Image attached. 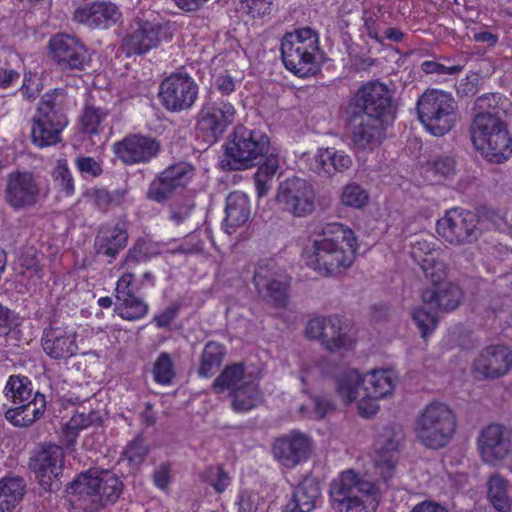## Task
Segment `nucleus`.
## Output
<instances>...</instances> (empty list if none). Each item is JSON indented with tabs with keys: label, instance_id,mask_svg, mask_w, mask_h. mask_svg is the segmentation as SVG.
Here are the masks:
<instances>
[{
	"label": "nucleus",
	"instance_id": "nucleus-20",
	"mask_svg": "<svg viewBox=\"0 0 512 512\" xmlns=\"http://www.w3.org/2000/svg\"><path fill=\"white\" fill-rule=\"evenodd\" d=\"M49 49L53 61L63 71L84 70L91 61L84 44L70 35H55L49 41Z\"/></svg>",
	"mask_w": 512,
	"mask_h": 512
},
{
	"label": "nucleus",
	"instance_id": "nucleus-52",
	"mask_svg": "<svg viewBox=\"0 0 512 512\" xmlns=\"http://www.w3.org/2000/svg\"><path fill=\"white\" fill-rule=\"evenodd\" d=\"M380 459L379 461L384 463L389 469L394 467V452L397 451L399 440L395 439V435L392 431L388 430L385 434L380 436L378 441Z\"/></svg>",
	"mask_w": 512,
	"mask_h": 512
},
{
	"label": "nucleus",
	"instance_id": "nucleus-13",
	"mask_svg": "<svg viewBox=\"0 0 512 512\" xmlns=\"http://www.w3.org/2000/svg\"><path fill=\"white\" fill-rule=\"evenodd\" d=\"M478 224L479 218L476 213L462 208H452L437 221V232L450 244L467 245L477 241L481 235L482 231Z\"/></svg>",
	"mask_w": 512,
	"mask_h": 512
},
{
	"label": "nucleus",
	"instance_id": "nucleus-53",
	"mask_svg": "<svg viewBox=\"0 0 512 512\" xmlns=\"http://www.w3.org/2000/svg\"><path fill=\"white\" fill-rule=\"evenodd\" d=\"M154 380L160 384H169L174 377L173 362L170 355L162 352L157 358L154 369Z\"/></svg>",
	"mask_w": 512,
	"mask_h": 512
},
{
	"label": "nucleus",
	"instance_id": "nucleus-56",
	"mask_svg": "<svg viewBox=\"0 0 512 512\" xmlns=\"http://www.w3.org/2000/svg\"><path fill=\"white\" fill-rule=\"evenodd\" d=\"M412 318L422 337H426L434 331L437 326V318L424 308L415 309L412 313Z\"/></svg>",
	"mask_w": 512,
	"mask_h": 512
},
{
	"label": "nucleus",
	"instance_id": "nucleus-30",
	"mask_svg": "<svg viewBox=\"0 0 512 512\" xmlns=\"http://www.w3.org/2000/svg\"><path fill=\"white\" fill-rule=\"evenodd\" d=\"M161 28L149 21L139 23L138 27L124 39L127 53L142 54L156 47L160 42Z\"/></svg>",
	"mask_w": 512,
	"mask_h": 512
},
{
	"label": "nucleus",
	"instance_id": "nucleus-5",
	"mask_svg": "<svg viewBox=\"0 0 512 512\" xmlns=\"http://www.w3.org/2000/svg\"><path fill=\"white\" fill-rule=\"evenodd\" d=\"M455 429L456 416L450 407L442 402H432L418 416L415 433L425 447L439 449L450 442Z\"/></svg>",
	"mask_w": 512,
	"mask_h": 512
},
{
	"label": "nucleus",
	"instance_id": "nucleus-27",
	"mask_svg": "<svg viewBox=\"0 0 512 512\" xmlns=\"http://www.w3.org/2000/svg\"><path fill=\"white\" fill-rule=\"evenodd\" d=\"M306 48L311 51L320 50L319 37L316 31L305 27L286 33L281 41L283 63L288 61V59H296L304 53Z\"/></svg>",
	"mask_w": 512,
	"mask_h": 512
},
{
	"label": "nucleus",
	"instance_id": "nucleus-46",
	"mask_svg": "<svg viewBox=\"0 0 512 512\" xmlns=\"http://www.w3.org/2000/svg\"><path fill=\"white\" fill-rule=\"evenodd\" d=\"M60 133L61 130L56 129V127L34 119L31 137L33 143L37 146L45 147L60 142Z\"/></svg>",
	"mask_w": 512,
	"mask_h": 512
},
{
	"label": "nucleus",
	"instance_id": "nucleus-44",
	"mask_svg": "<svg viewBox=\"0 0 512 512\" xmlns=\"http://www.w3.org/2000/svg\"><path fill=\"white\" fill-rule=\"evenodd\" d=\"M4 391L6 398L15 405L26 402L34 396L31 380L21 375L10 376Z\"/></svg>",
	"mask_w": 512,
	"mask_h": 512
},
{
	"label": "nucleus",
	"instance_id": "nucleus-10",
	"mask_svg": "<svg viewBox=\"0 0 512 512\" xmlns=\"http://www.w3.org/2000/svg\"><path fill=\"white\" fill-rule=\"evenodd\" d=\"M314 186L306 179L293 176L281 181L274 198L278 209L294 218H305L316 208Z\"/></svg>",
	"mask_w": 512,
	"mask_h": 512
},
{
	"label": "nucleus",
	"instance_id": "nucleus-7",
	"mask_svg": "<svg viewBox=\"0 0 512 512\" xmlns=\"http://www.w3.org/2000/svg\"><path fill=\"white\" fill-rule=\"evenodd\" d=\"M416 109L419 120L434 136L447 134L455 124L457 104L450 93L428 89L419 97Z\"/></svg>",
	"mask_w": 512,
	"mask_h": 512
},
{
	"label": "nucleus",
	"instance_id": "nucleus-39",
	"mask_svg": "<svg viewBox=\"0 0 512 512\" xmlns=\"http://www.w3.org/2000/svg\"><path fill=\"white\" fill-rule=\"evenodd\" d=\"M225 355L224 345L215 341L207 342L200 356L198 375L200 377H211L222 365Z\"/></svg>",
	"mask_w": 512,
	"mask_h": 512
},
{
	"label": "nucleus",
	"instance_id": "nucleus-12",
	"mask_svg": "<svg viewBox=\"0 0 512 512\" xmlns=\"http://www.w3.org/2000/svg\"><path fill=\"white\" fill-rule=\"evenodd\" d=\"M394 111L393 93L379 81L362 85L346 108V113L357 112L383 119Z\"/></svg>",
	"mask_w": 512,
	"mask_h": 512
},
{
	"label": "nucleus",
	"instance_id": "nucleus-45",
	"mask_svg": "<svg viewBox=\"0 0 512 512\" xmlns=\"http://www.w3.org/2000/svg\"><path fill=\"white\" fill-rule=\"evenodd\" d=\"M149 306L141 298L133 296L117 300L114 311L122 319L136 321L143 318L148 312Z\"/></svg>",
	"mask_w": 512,
	"mask_h": 512
},
{
	"label": "nucleus",
	"instance_id": "nucleus-14",
	"mask_svg": "<svg viewBox=\"0 0 512 512\" xmlns=\"http://www.w3.org/2000/svg\"><path fill=\"white\" fill-rule=\"evenodd\" d=\"M198 94V84L185 72L172 73L161 82L159 87L161 103L170 112L190 109L196 102Z\"/></svg>",
	"mask_w": 512,
	"mask_h": 512
},
{
	"label": "nucleus",
	"instance_id": "nucleus-19",
	"mask_svg": "<svg viewBox=\"0 0 512 512\" xmlns=\"http://www.w3.org/2000/svg\"><path fill=\"white\" fill-rule=\"evenodd\" d=\"M477 443L483 462L496 466L512 452V430L501 424H490L482 429Z\"/></svg>",
	"mask_w": 512,
	"mask_h": 512
},
{
	"label": "nucleus",
	"instance_id": "nucleus-15",
	"mask_svg": "<svg viewBox=\"0 0 512 512\" xmlns=\"http://www.w3.org/2000/svg\"><path fill=\"white\" fill-rule=\"evenodd\" d=\"M258 294L277 308L288 304V282L273 260L259 262L253 277Z\"/></svg>",
	"mask_w": 512,
	"mask_h": 512
},
{
	"label": "nucleus",
	"instance_id": "nucleus-40",
	"mask_svg": "<svg viewBox=\"0 0 512 512\" xmlns=\"http://www.w3.org/2000/svg\"><path fill=\"white\" fill-rule=\"evenodd\" d=\"M304 50V53L296 59H288L284 63L289 71L302 78L316 75L320 71V61L322 58L320 50L311 51L307 48Z\"/></svg>",
	"mask_w": 512,
	"mask_h": 512
},
{
	"label": "nucleus",
	"instance_id": "nucleus-31",
	"mask_svg": "<svg viewBox=\"0 0 512 512\" xmlns=\"http://www.w3.org/2000/svg\"><path fill=\"white\" fill-rule=\"evenodd\" d=\"M128 241V233L125 225L117 223L114 227L102 226L96 237L97 253L115 259L123 250Z\"/></svg>",
	"mask_w": 512,
	"mask_h": 512
},
{
	"label": "nucleus",
	"instance_id": "nucleus-34",
	"mask_svg": "<svg viewBox=\"0 0 512 512\" xmlns=\"http://www.w3.org/2000/svg\"><path fill=\"white\" fill-rule=\"evenodd\" d=\"M59 96L60 94L56 91L44 94L38 105V116L35 119L44 121V124L47 123L62 131L68 120L64 113L63 103L58 99Z\"/></svg>",
	"mask_w": 512,
	"mask_h": 512
},
{
	"label": "nucleus",
	"instance_id": "nucleus-24",
	"mask_svg": "<svg viewBox=\"0 0 512 512\" xmlns=\"http://www.w3.org/2000/svg\"><path fill=\"white\" fill-rule=\"evenodd\" d=\"M274 457L284 466L294 467L305 461L311 451V439L304 433L291 431L278 437L272 447Z\"/></svg>",
	"mask_w": 512,
	"mask_h": 512
},
{
	"label": "nucleus",
	"instance_id": "nucleus-48",
	"mask_svg": "<svg viewBox=\"0 0 512 512\" xmlns=\"http://www.w3.org/2000/svg\"><path fill=\"white\" fill-rule=\"evenodd\" d=\"M101 422V417L97 411H90L89 413H78L71 417L66 424V437L70 442L74 441L78 432L93 424Z\"/></svg>",
	"mask_w": 512,
	"mask_h": 512
},
{
	"label": "nucleus",
	"instance_id": "nucleus-18",
	"mask_svg": "<svg viewBox=\"0 0 512 512\" xmlns=\"http://www.w3.org/2000/svg\"><path fill=\"white\" fill-rule=\"evenodd\" d=\"M160 150L161 144L155 137L139 133L127 135L112 146L116 158L125 165L149 163Z\"/></svg>",
	"mask_w": 512,
	"mask_h": 512
},
{
	"label": "nucleus",
	"instance_id": "nucleus-50",
	"mask_svg": "<svg viewBox=\"0 0 512 512\" xmlns=\"http://www.w3.org/2000/svg\"><path fill=\"white\" fill-rule=\"evenodd\" d=\"M108 116V111L93 105H86L80 118L82 130L88 134L98 133V127Z\"/></svg>",
	"mask_w": 512,
	"mask_h": 512
},
{
	"label": "nucleus",
	"instance_id": "nucleus-4",
	"mask_svg": "<svg viewBox=\"0 0 512 512\" xmlns=\"http://www.w3.org/2000/svg\"><path fill=\"white\" fill-rule=\"evenodd\" d=\"M66 487L70 494L86 495L90 498V504L84 508V512H101L117 503L125 485L112 471L91 468L79 473Z\"/></svg>",
	"mask_w": 512,
	"mask_h": 512
},
{
	"label": "nucleus",
	"instance_id": "nucleus-35",
	"mask_svg": "<svg viewBox=\"0 0 512 512\" xmlns=\"http://www.w3.org/2000/svg\"><path fill=\"white\" fill-rule=\"evenodd\" d=\"M366 380L355 369L343 371L336 377V390L345 403L362 398Z\"/></svg>",
	"mask_w": 512,
	"mask_h": 512
},
{
	"label": "nucleus",
	"instance_id": "nucleus-33",
	"mask_svg": "<svg viewBox=\"0 0 512 512\" xmlns=\"http://www.w3.org/2000/svg\"><path fill=\"white\" fill-rule=\"evenodd\" d=\"M225 213L224 225L226 231L231 234L232 231L229 229H237L250 217L251 206L246 194L238 191L230 193L226 199Z\"/></svg>",
	"mask_w": 512,
	"mask_h": 512
},
{
	"label": "nucleus",
	"instance_id": "nucleus-57",
	"mask_svg": "<svg viewBox=\"0 0 512 512\" xmlns=\"http://www.w3.org/2000/svg\"><path fill=\"white\" fill-rule=\"evenodd\" d=\"M139 290L134 284V274L127 272L123 274L117 281L116 286V299L130 298L135 296L136 291Z\"/></svg>",
	"mask_w": 512,
	"mask_h": 512
},
{
	"label": "nucleus",
	"instance_id": "nucleus-59",
	"mask_svg": "<svg viewBox=\"0 0 512 512\" xmlns=\"http://www.w3.org/2000/svg\"><path fill=\"white\" fill-rule=\"evenodd\" d=\"M148 450L143 443V439L140 437L135 438L125 449L124 455L127 457L129 462L131 463H141L146 455Z\"/></svg>",
	"mask_w": 512,
	"mask_h": 512
},
{
	"label": "nucleus",
	"instance_id": "nucleus-17",
	"mask_svg": "<svg viewBox=\"0 0 512 512\" xmlns=\"http://www.w3.org/2000/svg\"><path fill=\"white\" fill-rule=\"evenodd\" d=\"M194 175V168L187 162L168 166L149 185L147 199L163 204L175 191L186 187Z\"/></svg>",
	"mask_w": 512,
	"mask_h": 512
},
{
	"label": "nucleus",
	"instance_id": "nucleus-43",
	"mask_svg": "<svg viewBox=\"0 0 512 512\" xmlns=\"http://www.w3.org/2000/svg\"><path fill=\"white\" fill-rule=\"evenodd\" d=\"M232 409L236 412H247L255 408L262 400V393L253 381L241 384L231 395Z\"/></svg>",
	"mask_w": 512,
	"mask_h": 512
},
{
	"label": "nucleus",
	"instance_id": "nucleus-47",
	"mask_svg": "<svg viewBox=\"0 0 512 512\" xmlns=\"http://www.w3.org/2000/svg\"><path fill=\"white\" fill-rule=\"evenodd\" d=\"M418 265L423 271L426 279L431 281V288H435V286H439L440 284L447 282V266L443 260L435 256H428L426 260H423Z\"/></svg>",
	"mask_w": 512,
	"mask_h": 512
},
{
	"label": "nucleus",
	"instance_id": "nucleus-49",
	"mask_svg": "<svg viewBox=\"0 0 512 512\" xmlns=\"http://www.w3.org/2000/svg\"><path fill=\"white\" fill-rule=\"evenodd\" d=\"M202 481L211 486L218 494L223 493L231 483V478L222 466H208L202 473Z\"/></svg>",
	"mask_w": 512,
	"mask_h": 512
},
{
	"label": "nucleus",
	"instance_id": "nucleus-1",
	"mask_svg": "<svg viewBox=\"0 0 512 512\" xmlns=\"http://www.w3.org/2000/svg\"><path fill=\"white\" fill-rule=\"evenodd\" d=\"M270 139L260 130L236 126L225 144L222 167L229 171L246 170L261 164L254 175L257 196H266L276 174L279 161L277 155L269 153Z\"/></svg>",
	"mask_w": 512,
	"mask_h": 512
},
{
	"label": "nucleus",
	"instance_id": "nucleus-26",
	"mask_svg": "<svg viewBox=\"0 0 512 512\" xmlns=\"http://www.w3.org/2000/svg\"><path fill=\"white\" fill-rule=\"evenodd\" d=\"M352 166V159L343 151L335 148L319 149L309 159V169L321 178H330L336 173H343Z\"/></svg>",
	"mask_w": 512,
	"mask_h": 512
},
{
	"label": "nucleus",
	"instance_id": "nucleus-63",
	"mask_svg": "<svg viewBox=\"0 0 512 512\" xmlns=\"http://www.w3.org/2000/svg\"><path fill=\"white\" fill-rule=\"evenodd\" d=\"M242 9H246L252 17L268 14L271 9L272 0H243Z\"/></svg>",
	"mask_w": 512,
	"mask_h": 512
},
{
	"label": "nucleus",
	"instance_id": "nucleus-32",
	"mask_svg": "<svg viewBox=\"0 0 512 512\" xmlns=\"http://www.w3.org/2000/svg\"><path fill=\"white\" fill-rule=\"evenodd\" d=\"M320 496L319 482L315 478H305L295 488L284 512H311Z\"/></svg>",
	"mask_w": 512,
	"mask_h": 512
},
{
	"label": "nucleus",
	"instance_id": "nucleus-22",
	"mask_svg": "<svg viewBox=\"0 0 512 512\" xmlns=\"http://www.w3.org/2000/svg\"><path fill=\"white\" fill-rule=\"evenodd\" d=\"M346 123L351 132V140L358 149H373L379 146L385 136L383 119L358 114L346 113Z\"/></svg>",
	"mask_w": 512,
	"mask_h": 512
},
{
	"label": "nucleus",
	"instance_id": "nucleus-51",
	"mask_svg": "<svg viewBox=\"0 0 512 512\" xmlns=\"http://www.w3.org/2000/svg\"><path fill=\"white\" fill-rule=\"evenodd\" d=\"M368 200V193L358 184H347L343 188L341 203L347 207L361 209L367 205Z\"/></svg>",
	"mask_w": 512,
	"mask_h": 512
},
{
	"label": "nucleus",
	"instance_id": "nucleus-37",
	"mask_svg": "<svg viewBox=\"0 0 512 512\" xmlns=\"http://www.w3.org/2000/svg\"><path fill=\"white\" fill-rule=\"evenodd\" d=\"M26 492V482L21 477L0 479V512H8L16 507Z\"/></svg>",
	"mask_w": 512,
	"mask_h": 512
},
{
	"label": "nucleus",
	"instance_id": "nucleus-11",
	"mask_svg": "<svg viewBox=\"0 0 512 512\" xmlns=\"http://www.w3.org/2000/svg\"><path fill=\"white\" fill-rule=\"evenodd\" d=\"M234 106L221 99L206 98L196 116V131L205 142L216 143L235 119Z\"/></svg>",
	"mask_w": 512,
	"mask_h": 512
},
{
	"label": "nucleus",
	"instance_id": "nucleus-29",
	"mask_svg": "<svg viewBox=\"0 0 512 512\" xmlns=\"http://www.w3.org/2000/svg\"><path fill=\"white\" fill-rule=\"evenodd\" d=\"M461 288L452 282H445L435 288H426L422 292V300L426 304L443 312L455 310L461 303Z\"/></svg>",
	"mask_w": 512,
	"mask_h": 512
},
{
	"label": "nucleus",
	"instance_id": "nucleus-21",
	"mask_svg": "<svg viewBox=\"0 0 512 512\" xmlns=\"http://www.w3.org/2000/svg\"><path fill=\"white\" fill-rule=\"evenodd\" d=\"M512 368V351L504 345L484 348L473 362L472 372L477 380L496 379Z\"/></svg>",
	"mask_w": 512,
	"mask_h": 512
},
{
	"label": "nucleus",
	"instance_id": "nucleus-25",
	"mask_svg": "<svg viewBox=\"0 0 512 512\" xmlns=\"http://www.w3.org/2000/svg\"><path fill=\"white\" fill-rule=\"evenodd\" d=\"M118 7L111 2H94L78 7L73 14V19L89 28L107 29L114 25L120 18Z\"/></svg>",
	"mask_w": 512,
	"mask_h": 512
},
{
	"label": "nucleus",
	"instance_id": "nucleus-6",
	"mask_svg": "<svg viewBox=\"0 0 512 512\" xmlns=\"http://www.w3.org/2000/svg\"><path fill=\"white\" fill-rule=\"evenodd\" d=\"M471 140L475 148L489 161L502 163L512 155V136L501 118L472 121Z\"/></svg>",
	"mask_w": 512,
	"mask_h": 512
},
{
	"label": "nucleus",
	"instance_id": "nucleus-42",
	"mask_svg": "<svg viewBox=\"0 0 512 512\" xmlns=\"http://www.w3.org/2000/svg\"><path fill=\"white\" fill-rule=\"evenodd\" d=\"M488 499L498 512H509L512 501L508 495V481L500 474L490 476L487 482Z\"/></svg>",
	"mask_w": 512,
	"mask_h": 512
},
{
	"label": "nucleus",
	"instance_id": "nucleus-38",
	"mask_svg": "<svg viewBox=\"0 0 512 512\" xmlns=\"http://www.w3.org/2000/svg\"><path fill=\"white\" fill-rule=\"evenodd\" d=\"M507 99L500 94L487 93L478 97L474 102L473 110L475 112L473 121H479L484 118H501L506 116L504 104Z\"/></svg>",
	"mask_w": 512,
	"mask_h": 512
},
{
	"label": "nucleus",
	"instance_id": "nucleus-3",
	"mask_svg": "<svg viewBox=\"0 0 512 512\" xmlns=\"http://www.w3.org/2000/svg\"><path fill=\"white\" fill-rule=\"evenodd\" d=\"M380 500L379 488L352 469L343 471L330 485L335 512H375Z\"/></svg>",
	"mask_w": 512,
	"mask_h": 512
},
{
	"label": "nucleus",
	"instance_id": "nucleus-9",
	"mask_svg": "<svg viewBox=\"0 0 512 512\" xmlns=\"http://www.w3.org/2000/svg\"><path fill=\"white\" fill-rule=\"evenodd\" d=\"M64 460V449L56 444H44L30 457L28 467L44 491L56 493L62 488L66 480Z\"/></svg>",
	"mask_w": 512,
	"mask_h": 512
},
{
	"label": "nucleus",
	"instance_id": "nucleus-16",
	"mask_svg": "<svg viewBox=\"0 0 512 512\" xmlns=\"http://www.w3.org/2000/svg\"><path fill=\"white\" fill-rule=\"evenodd\" d=\"M41 188L32 172L16 170L7 175L4 200L14 210L37 204Z\"/></svg>",
	"mask_w": 512,
	"mask_h": 512
},
{
	"label": "nucleus",
	"instance_id": "nucleus-58",
	"mask_svg": "<svg viewBox=\"0 0 512 512\" xmlns=\"http://www.w3.org/2000/svg\"><path fill=\"white\" fill-rule=\"evenodd\" d=\"M181 306L182 304L179 301L172 302L160 314L153 317V322H155L158 328L169 327L171 323L178 317Z\"/></svg>",
	"mask_w": 512,
	"mask_h": 512
},
{
	"label": "nucleus",
	"instance_id": "nucleus-61",
	"mask_svg": "<svg viewBox=\"0 0 512 512\" xmlns=\"http://www.w3.org/2000/svg\"><path fill=\"white\" fill-rule=\"evenodd\" d=\"M422 71L426 74H458L463 70V65L445 66L435 61H425L421 65Z\"/></svg>",
	"mask_w": 512,
	"mask_h": 512
},
{
	"label": "nucleus",
	"instance_id": "nucleus-55",
	"mask_svg": "<svg viewBox=\"0 0 512 512\" xmlns=\"http://www.w3.org/2000/svg\"><path fill=\"white\" fill-rule=\"evenodd\" d=\"M428 171L443 178H448L456 173V162L448 155H438L427 162Z\"/></svg>",
	"mask_w": 512,
	"mask_h": 512
},
{
	"label": "nucleus",
	"instance_id": "nucleus-41",
	"mask_svg": "<svg viewBox=\"0 0 512 512\" xmlns=\"http://www.w3.org/2000/svg\"><path fill=\"white\" fill-rule=\"evenodd\" d=\"M367 381L369 385H364L363 399H381L391 394L394 388L391 373L387 370L372 371Z\"/></svg>",
	"mask_w": 512,
	"mask_h": 512
},
{
	"label": "nucleus",
	"instance_id": "nucleus-54",
	"mask_svg": "<svg viewBox=\"0 0 512 512\" xmlns=\"http://www.w3.org/2000/svg\"><path fill=\"white\" fill-rule=\"evenodd\" d=\"M238 512H266V500L257 493L241 492L238 499Z\"/></svg>",
	"mask_w": 512,
	"mask_h": 512
},
{
	"label": "nucleus",
	"instance_id": "nucleus-64",
	"mask_svg": "<svg viewBox=\"0 0 512 512\" xmlns=\"http://www.w3.org/2000/svg\"><path fill=\"white\" fill-rule=\"evenodd\" d=\"M194 207L193 201L189 199L184 200L179 205L171 208L170 219L179 225L190 218Z\"/></svg>",
	"mask_w": 512,
	"mask_h": 512
},
{
	"label": "nucleus",
	"instance_id": "nucleus-60",
	"mask_svg": "<svg viewBox=\"0 0 512 512\" xmlns=\"http://www.w3.org/2000/svg\"><path fill=\"white\" fill-rule=\"evenodd\" d=\"M20 325L18 313L0 303V328L8 334Z\"/></svg>",
	"mask_w": 512,
	"mask_h": 512
},
{
	"label": "nucleus",
	"instance_id": "nucleus-62",
	"mask_svg": "<svg viewBox=\"0 0 512 512\" xmlns=\"http://www.w3.org/2000/svg\"><path fill=\"white\" fill-rule=\"evenodd\" d=\"M433 245L425 239H419L412 245L411 256L417 264L426 260L428 256H434Z\"/></svg>",
	"mask_w": 512,
	"mask_h": 512
},
{
	"label": "nucleus",
	"instance_id": "nucleus-36",
	"mask_svg": "<svg viewBox=\"0 0 512 512\" xmlns=\"http://www.w3.org/2000/svg\"><path fill=\"white\" fill-rule=\"evenodd\" d=\"M250 382L245 379V366L243 363H234L227 365L214 380L211 389L215 394H221L225 391L231 395L241 384Z\"/></svg>",
	"mask_w": 512,
	"mask_h": 512
},
{
	"label": "nucleus",
	"instance_id": "nucleus-28",
	"mask_svg": "<svg viewBox=\"0 0 512 512\" xmlns=\"http://www.w3.org/2000/svg\"><path fill=\"white\" fill-rule=\"evenodd\" d=\"M46 409L45 396L38 391L34 396L5 412V418L15 427H28L40 419Z\"/></svg>",
	"mask_w": 512,
	"mask_h": 512
},
{
	"label": "nucleus",
	"instance_id": "nucleus-23",
	"mask_svg": "<svg viewBox=\"0 0 512 512\" xmlns=\"http://www.w3.org/2000/svg\"><path fill=\"white\" fill-rule=\"evenodd\" d=\"M76 339V332L68 327L50 325L42 332L41 346L51 359L67 360L79 350Z\"/></svg>",
	"mask_w": 512,
	"mask_h": 512
},
{
	"label": "nucleus",
	"instance_id": "nucleus-8",
	"mask_svg": "<svg viewBox=\"0 0 512 512\" xmlns=\"http://www.w3.org/2000/svg\"><path fill=\"white\" fill-rule=\"evenodd\" d=\"M305 333L308 338L320 341L324 349L333 353L350 350L355 344L352 323L339 315L320 316L309 320Z\"/></svg>",
	"mask_w": 512,
	"mask_h": 512
},
{
	"label": "nucleus",
	"instance_id": "nucleus-2",
	"mask_svg": "<svg viewBox=\"0 0 512 512\" xmlns=\"http://www.w3.org/2000/svg\"><path fill=\"white\" fill-rule=\"evenodd\" d=\"M321 239L306 247L303 258L307 266L323 276H334L350 267L358 249L354 232L341 223H326L321 227Z\"/></svg>",
	"mask_w": 512,
	"mask_h": 512
}]
</instances>
